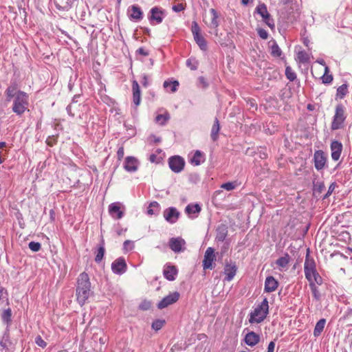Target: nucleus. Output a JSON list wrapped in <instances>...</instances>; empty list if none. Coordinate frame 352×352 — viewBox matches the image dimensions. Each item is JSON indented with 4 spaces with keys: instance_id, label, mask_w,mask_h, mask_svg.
Here are the masks:
<instances>
[{
    "instance_id": "10",
    "label": "nucleus",
    "mask_w": 352,
    "mask_h": 352,
    "mask_svg": "<svg viewBox=\"0 0 352 352\" xmlns=\"http://www.w3.org/2000/svg\"><path fill=\"white\" fill-rule=\"evenodd\" d=\"M126 269L127 265L123 257L116 258L111 264V270L116 274L121 275L126 271Z\"/></svg>"
},
{
    "instance_id": "43",
    "label": "nucleus",
    "mask_w": 352,
    "mask_h": 352,
    "mask_svg": "<svg viewBox=\"0 0 352 352\" xmlns=\"http://www.w3.org/2000/svg\"><path fill=\"white\" fill-rule=\"evenodd\" d=\"M186 65L191 70H197L199 65V62L197 60H196L195 58H189L186 60Z\"/></svg>"
},
{
    "instance_id": "61",
    "label": "nucleus",
    "mask_w": 352,
    "mask_h": 352,
    "mask_svg": "<svg viewBox=\"0 0 352 352\" xmlns=\"http://www.w3.org/2000/svg\"><path fill=\"white\" fill-rule=\"evenodd\" d=\"M136 52L139 54H141L144 56H147L148 55V51H146L144 48L143 47H140L139 49L137 50Z\"/></svg>"
},
{
    "instance_id": "25",
    "label": "nucleus",
    "mask_w": 352,
    "mask_h": 352,
    "mask_svg": "<svg viewBox=\"0 0 352 352\" xmlns=\"http://www.w3.org/2000/svg\"><path fill=\"white\" fill-rule=\"evenodd\" d=\"M132 89L133 102L136 106H138L140 103L141 97L140 86L136 80L133 81Z\"/></svg>"
},
{
    "instance_id": "11",
    "label": "nucleus",
    "mask_w": 352,
    "mask_h": 352,
    "mask_svg": "<svg viewBox=\"0 0 352 352\" xmlns=\"http://www.w3.org/2000/svg\"><path fill=\"white\" fill-rule=\"evenodd\" d=\"M163 216L166 221L173 224L177 221L180 212L176 208L169 207L164 210Z\"/></svg>"
},
{
    "instance_id": "47",
    "label": "nucleus",
    "mask_w": 352,
    "mask_h": 352,
    "mask_svg": "<svg viewBox=\"0 0 352 352\" xmlns=\"http://www.w3.org/2000/svg\"><path fill=\"white\" fill-rule=\"evenodd\" d=\"M285 76L289 81H294L296 78V73L289 66H287L285 68Z\"/></svg>"
},
{
    "instance_id": "1",
    "label": "nucleus",
    "mask_w": 352,
    "mask_h": 352,
    "mask_svg": "<svg viewBox=\"0 0 352 352\" xmlns=\"http://www.w3.org/2000/svg\"><path fill=\"white\" fill-rule=\"evenodd\" d=\"M92 294L88 274L86 272L80 273L77 278L76 289L77 301L80 305H83Z\"/></svg>"
},
{
    "instance_id": "4",
    "label": "nucleus",
    "mask_w": 352,
    "mask_h": 352,
    "mask_svg": "<svg viewBox=\"0 0 352 352\" xmlns=\"http://www.w3.org/2000/svg\"><path fill=\"white\" fill-rule=\"evenodd\" d=\"M346 118L345 107L342 104H337L335 109V114L331 124V129L332 131H336L342 129L344 127V123Z\"/></svg>"
},
{
    "instance_id": "48",
    "label": "nucleus",
    "mask_w": 352,
    "mask_h": 352,
    "mask_svg": "<svg viewBox=\"0 0 352 352\" xmlns=\"http://www.w3.org/2000/svg\"><path fill=\"white\" fill-rule=\"evenodd\" d=\"M164 87L167 88L168 87H170L171 91L175 92L177 89V87L179 86V82L177 80H175L173 82H168V81H164Z\"/></svg>"
},
{
    "instance_id": "63",
    "label": "nucleus",
    "mask_w": 352,
    "mask_h": 352,
    "mask_svg": "<svg viewBox=\"0 0 352 352\" xmlns=\"http://www.w3.org/2000/svg\"><path fill=\"white\" fill-rule=\"evenodd\" d=\"M275 348V342L272 341L269 343L267 346V352H274Z\"/></svg>"
},
{
    "instance_id": "34",
    "label": "nucleus",
    "mask_w": 352,
    "mask_h": 352,
    "mask_svg": "<svg viewBox=\"0 0 352 352\" xmlns=\"http://www.w3.org/2000/svg\"><path fill=\"white\" fill-rule=\"evenodd\" d=\"M160 206L157 201L151 202L147 209V214L149 215L159 214Z\"/></svg>"
},
{
    "instance_id": "40",
    "label": "nucleus",
    "mask_w": 352,
    "mask_h": 352,
    "mask_svg": "<svg viewBox=\"0 0 352 352\" xmlns=\"http://www.w3.org/2000/svg\"><path fill=\"white\" fill-rule=\"evenodd\" d=\"M348 93V85L343 84L337 89L336 96L340 99H342Z\"/></svg>"
},
{
    "instance_id": "9",
    "label": "nucleus",
    "mask_w": 352,
    "mask_h": 352,
    "mask_svg": "<svg viewBox=\"0 0 352 352\" xmlns=\"http://www.w3.org/2000/svg\"><path fill=\"white\" fill-rule=\"evenodd\" d=\"M314 162L315 168L317 170H321L325 167L327 157L323 151L318 150L315 151L314 154Z\"/></svg>"
},
{
    "instance_id": "35",
    "label": "nucleus",
    "mask_w": 352,
    "mask_h": 352,
    "mask_svg": "<svg viewBox=\"0 0 352 352\" xmlns=\"http://www.w3.org/2000/svg\"><path fill=\"white\" fill-rule=\"evenodd\" d=\"M325 186L323 182H313V191L315 195H320L324 190Z\"/></svg>"
},
{
    "instance_id": "39",
    "label": "nucleus",
    "mask_w": 352,
    "mask_h": 352,
    "mask_svg": "<svg viewBox=\"0 0 352 352\" xmlns=\"http://www.w3.org/2000/svg\"><path fill=\"white\" fill-rule=\"evenodd\" d=\"M77 97H78V96H76V95L74 96V97L72 99V102L66 108L67 113L71 117H74L75 116V112L73 111L72 108L73 107H76L77 106L80 107V104H77V100H76Z\"/></svg>"
},
{
    "instance_id": "54",
    "label": "nucleus",
    "mask_w": 352,
    "mask_h": 352,
    "mask_svg": "<svg viewBox=\"0 0 352 352\" xmlns=\"http://www.w3.org/2000/svg\"><path fill=\"white\" fill-rule=\"evenodd\" d=\"M257 31V33L258 34V36L262 38V39H267L268 38V33L267 32L263 29V28H257L256 30Z\"/></svg>"
},
{
    "instance_id": "38",
    "label": "nucleus",
    "mask_w": 352,
    "mask_h": 352,
    "mask_svg": "<svg viewBox=\"0 0 352 352\" xmlns=\"http://www.w3.org/2000/svg\"><path fill=\"white\" fill-rule=\"evenodd\" d=\"M309 285L310 289L311 291L312 295L314 296V298L316 300L319 301L321 298V294H320L317 285H314V283H312V282L309 283Z\"/></svg>"
},
{
    "instance_id": "26",
    "label": "nucleus",
    "mask_w": 352,
    "mask_h": 352,
    "mask_svg": "<svg viewBox=\"0 0 352 352\" xmlns=\"http://www.w3.org/2000/svg\"><path fill=\"white\" fill-rule=\"evenodd\" d=\"M204 161H205L204 155L202 152H201L199 150H197L195 152L194 155L190 160V163L194 164L195 166H199Z\"/></svg>"
},
{
    "instance_id": "21",
    "label": "nucleus",
    "mask_w": 352,
    "mask_h": 352,
    "mask_svg": "<svg viewBox=\"0 0 352 352\" xmlns=\"http://www.w3.org/2000/svg\"><path fill=\"white\" fill-rule=\"evenodd\" d=\"M245 344L250 346H254L260 341V336L254 331L248 333L245 337Z\"/></svg>"
},
{
    "instance_id": "45",
    "label": "nucleus",
    "mask_w": 352,
    "mask_h": 352,
    "mask_svg": "<svg viewBox=\"0 0 352 352\" xmlns=\"http://www.w3.org/2000/svg\"><path fill=\"white\" fill-rule=\"evenodd\" d=\"M297 58L302 63H306L309 61V55L305 51H300L297 54Z\"/></svg>"
},
{
    "instance_id": "29",
    "label": "nucleus",
    "mask_w": 352,
    "mask_h": 352,
    "mask_svg": "<svg viewBox=\"0 0 352 352\" xmlns=\"http://www.w3.org/2000/svg\"><path fill=\"white\" fill-rule=\"evenodd\" d=\"M210 12L212 15V19H211V22L208 25V27L210 28H218L219 25V14L217 13V12L216 11L215 9L214 8H211L210 10Z\"/></svg>"
},
{
    "instance_id": "41",
    "label": "nucleus",
    "mask_w": 352,
    "mask_h": 352,
    "mask_svg": "<svg viewBox=\"0 0 352 352\" xmlns=\"http://www.w3.org/2000/svg\"><path fill=\"white\" fill-rule=\"evenodd\" d=\"M170 119V115L168 112L164 114H159L155 118V121L160 125L164 126L166 124L167 121Z\"/></svg>"
},
{
    "instance_id": "60",
    "label": "nucleus",
    "mask_w": 352,
    "mask_h": 352,
    "mask_svg": "<svg viewBox=\"0 0 352 352\" xmlns=\"http://www.w3.org/2000/svg\"><path fill=\"white\" fill-rule=\"evenodd\" d=\"M198 80L203 88H206L208 86V82L206 81L205 78L203 76L199 77Z\"/></svg>"
},
{
    "instance_id": "51",
    "label": "nucleus",
    "mask_w": 352,
    "mask_h": 352,
    "mask_svg": "<svg viewBox=\"0 0 352 352\" xmlns=\"http://www.w3.org/2000/svg\"><path fill=\"white\" fill-rule=\"evenodd\" d=\"M312 283H314V285H321L323 283V279L321 277V276L319 274L318 272L316 273L312 277H311Z\"/></svg>"
},
{
    "instance_id": "28",
    "label": "nucleus",
    "mask_w": 352,
    "mask_h": 352,
    "mask_svg": "<svg viewBox=\"0 0 352 352\" xmlns=\"http://www.w3.org/2000/svg\"><path fill=\"white\" fill-rule=\"evenodd\" d=\"M220 131V124L217 118H214V123L211 129V138L212 141L215 142L219 138V132Z\"/></svg>"
},
{
    "instance_id": "57",
    "label": "nucleus",
    "mask_w": 352,
    "mask_h": 352,
    "mask_svg": "<svg viewBox=\"0 0 352 352\" xmlns=\"http://www.w3.org/2000/svg\"><path fill=\"white\" fill-rule=\"evenodd\" d=\"M236 187V185L233 182H226L221 185V188L226 190H232L234 189Z\"/></svg>"
},
{
    "instance_id": "13",
    "label": "nucleus",
    "mask_w": 352,
    "mask_h": 352,
    "mask_svg": "<svg viewBox=\"0 0 352 352\" xmlns=\"http://www.w3.org/2000/svg\"><path fill=\"white\" fill-rule=\"evenodd\" d=\"M216 259L214 250L212 248H208L205 252L204 258L203 261V267L206 269H212V263Z\"/></svg>"
},
{
    "instance_id": "42",
    "label": "nucleus",
    "mask_w": 352,
    "mask_h": 352,
    "mask_svg": "<svg viewBox=\"0 0 352 352\" xmlns=\"http://www.w3.org/2000/svg\"><path fill=\"white\" fill-rule=\"evenodd\" d=\"M329 72V69L328 66L324 67V74L321 77L322 83L324 84H329L333 81V76L331 74H328Z\"/></svg>"
},
{
    "instance_id": "33",
    "label": "nucleus",
    "mask_w": 352,
    "mask_h": 352,
    "mask_svg": "<svg viewBox=\"0 0 352 352\" xmlns=\"http://www.w3.org/2000/svg\"><path fill=\"white\" fill-rule=\"evenodd\" d=\"M316 268V265L314 259L309 256V249L307 250L306 258L304 263V269Z\"/></svg>"
},
{
    "instance_id": "32",
    "label": "nucleus",
    "mask_w": 352,
    "mask_h": 352,
    "mask_svg": "<svg viewBox=\"0 0 352 352\" xmlns=\"http://www.w3.org/2000/svg\"><path fill=\"white\" fill-rule=\"evenodd\" d=\"M2 321L7 325V327L11 324L12 322V310L10 308L3 310L1 314Z\"/></svg>"
},
{
    "instance_id": "2",
    "label": "nucleus",
    "mask_w": 352,
    "mask_h": 352,
    "mask_svg": "<svg viewBox=\"0 0 352 352\" xmlns=\"http://www.w3.org/2000/svg\"><path fill=\"white\" fill-rule=\"evenodd\" d=\"M269 312L268 301L266 298L250 314L249 322L251 324L261 323L267 317Z\"/></svg>"
},
{
    "instance_id": "58",
    "label": "nucleus",
    "mask_w": 352,
    "mask_h": 352,
    "mask_svg": "<svg viewBox=\"0 0 352 352\" xmlns=\"http://www.w3.org/2000/svg\"><path fill=\"white\" fill-rule=\"evenodd\" d=\"M9 327H7L6 328V331H5L3 336V339L5 342H8L9 344H11L10 341V333H9Z\"/></svg>"
},
{
    "instance_id": "7",
    "label": "nucleus",
    "mask_w": 352,
    "mask_h": 352,
    "mask_svg": "<svg viewBox=\"0 0 352 352\" xmlns=\"http://www.w3.org/2000/svg\"><path fill=\"white\" fill-rule=\"evenodd\" d=\"M168 162L170 170L175 173L182 172L184 168L185 160L179 155L169 157Z\"/></svg>"
},
{
    "instance_id": "6",
    "label": "nucleus",
    "mask_w": 352,
    "mask_h": 352,
    "mask_svg": "<svg viewBox=\"0 0 352 352\" xmlns=\"http://www.w3.org/2000/svg\"><path fill=\"white\" fill-rule=\"evenodd\" d=\"M192 33L196 43L202 51H206L208 49L207 41L200 34V28L196 21H193L191 28Z\"/></svg>"
},
{
    "instance_id": "59",
    "label": "nucleus",
    "mask_w": 352,
    "mask_h": 352,
    "mask_svg": "<svg viewBox=\"0 0 352 352\" xmlns=\"http://www.w3.org/2000/svg\"><path fill=\"white\" fill-rule=\"evenodd\" d=\"M184 9V6L182 3H178L177 5H174L173 6V10L176 12H180V11L183 10Z\"/></svg>"
},
{
    "instance_id": "16",
    "label": "nucleus",
    "mask_w": 352,
    "mask_h": 352,
    "mask_svg": "<svg viewBox=\"0 0 352 352\" xmlns=\"http://www.w3.org/2000/svg\"><path fill=\"white\" fill-rule=\"evenodd\" d=\"M129 17L131 21H140L143 19V12L137 5H132L128 9Z\"/></svg>"
},
{
    "instance_id": "14",
    "label": "nucleus",
    "mask_w": 352,
    "mask_h": 352,
    "mask_svg": "<svg viewBox=\"0 0 352 352\" xmlns=\"http://www.w3.org/2000/svg\"><path fill=\"white\" fill-rule=\"evenodd\" d=\"M186 244L185 241L180 237H173L168 242L169 248L175 253H179L184 250L183 248Z\"/></svg>"
},
{
    "instance_id": "36",
    "label": "nucleus",
    "mask_w": 352,
    "mask_h": 352,
    "mask_svg": "<svg viewBox=\"0 0 352 352\" xmlns=\"http://www.w3.org/2000/svg\"><path fill=\"white\" fill-rule=\"evenodd\" d=\"M289 255L288 254H285L284 256L280 257L276 261V264L281 268H285L287 266L289 262Z\"/></svg>"
},
{
    "instance_id": "15",
    "label": "nucleus",
    "mask_w": 352,
    "mask_h": 352,
    "mask_svg": "<svg viewBox=\"0 0 352 352\" xmlns=\"http://www.w3.org/2000/svg\"><path fill=\"white\" fill-rule=\"evenodd\" d=\"M236 270L237 267L234 262L231 261L230 262L226 261L224 266V274L226 275L225 280L231 281L236 275Z\"/></svg>"
},
{
    "instance_id": "18",
    "label": "nucleus",
    "mask_w": 352,
    "mask_h": 352,
    "mask_svg": "<svg viewBox=\"0 0 352 352\" xmlns=\"http://www.w3.org/2000/svg\"><path fill=\"white\" fill-rule=\"evenodd\" d=\"M109 214L115 219H120L124 216V212L121 210V204L112 203L109 206Z\"/></svg>"
},
{
    "instance_id": "22",
    "label": "nucleus",
    "mask_w": 352,
    "mask_h": 352,
    "mask_svg": "<svg viewBox=\"0 0 352 352\" xmlns=\"http://www.w3.org/2000/svg\"><path fill=\"white\" fill-rule=\"evenodd\" d=\"M138 162L134 157H127L124 162V169L128 172H134L138 169Z\"/></svg>"
},
{
    "instance_id": "30",
    "label": "nucleus",
    "mask_w": 352,
    "mask_h": 352,
    "mask_svg": "<svg viewBox=\"0 0 352 352\" xmlns=\"http://www.w3.org/2000/svg\"><path fill=\"white\" fill-rule=\"evenodd\" d=\"M325 324L326 320L324 318H322L317 322L314 330V336L315 337H318L321 334L324 330Z\"/></svg>"
},
{
    "instance_id": "44",
    "label": "nucleus",
    "mask_w": 352,
    "mask_h": 352,
    "mask_svg": "<svg viewBox=\"0 0 352 352\" xmlns=\"http://www.w3.org/2000/svg\"><path fill=\"white\" fill-rule=\"evenodd\" d=\"M6 94L7 97V100L10 101L11 98H15L17 95V91H16L15 87H9L6 90Z\"/></svg>"
},
{
    "instance_id": "20",
    "label": "nucleus",
    "mask_w": 352,
    "mask_h": 352,
    "mask_svg": "<svg viewBox=\"0 0 352 352\" xmlns=\"http://www.w3.org/2000/svg\"><path fill=\"white\" fill-rule=\"evenodd\" d=\"M164 276L170 281L175 280L177 270L175 265H166L163 270Z\"/></svg>"
},
{
    "instance_id": "8",
    "label": "nucleus",
    "mask_w": 352,
    "mask_h": 352,
    "mask_svg": "<svg viewBox=\"0 0 352 352\" xmlns=\"http://www.w3.org/2000/svg\"><path fill=\"white\" fill-rule=\"evenodd\" d=\"M180 294L178 292H174L164 297L157 304L159 309H162L176 302L179 298Z\"/></svg>"
},
{
    "instance_id": "52",
    "label": "nucleus",
    "mask_w": 352,
    "mask_h": 352,
    "mask_svg": "<svg viewBox=\"0 0 352 352\" xmlns=\"http://www.w3.org/2000/svg\"><path fill=\"white\" fill-rule=\"evenodd\" d=\"M151 302L148 300L142 301L139 305L140 309L143 310V311L148 310L151 309Z\"/></svg>"
},
{
    "instance_id": "56",
    "label": "nucleus",
    "mask_w": 352,
    "mask_h": 352,
    "mask_svg": "<svg viewBox=\"0 0 352 352\" xmlns=\"http://www.w3.org/2000/svg\"><path fill=\"white\" fill-rule=\"evenodd\" d=\"M56 142H57V135L49 136L46 140L47 144L50 146H54L56 143Z\"/></svg>"
},
{
    "instance_id": "50",
    "label": "nucleus",
    "mask_w": 352,
    "mask_h": 352,
    "mask_svg": "<svg viewBox=\"0 0 352 352\" xmlns=\"http://www.w3.org/2000/svg\"><path fill=\"white\" fill-rule=\"evenodd\" d=\"M29 248L33 252H38L41 248V245L38 242L31 241L28 244Z\"/></svg>"
},
{
    "instance_id": "17",
    "label": "nucleus",
    "mask_w": 352,
    "mask_h": 352,
    "mask_svg": "<svg viewBox=\"0 0 352 352\" xmlns=\"http://www.w3.org/2000/svg\"><path fill=\"white\" fill-rule=\"evenodd\" d=\"M342 144L338 140H333L331 142L330 148L331 151V158L334 161H338L341 155L342 151Z\"/></svg>"
},
{
    "instance_id": "62",
    "label": "nucleus",
    "mask_w": 352,
    "mask_h": 352,
    "mask_svg": "<svg viewBox=\"0 0 352 352\" xmlns=\"http://www.w3.org/2000/svg\"><path fill=\"white\" fill-rule=\"evenodd\" d=\"M117 155L119 160H120L124 156V148L120 147L117 151Z\"/></svg>"
},
{
    "instance_id": "24",
    "label": "nucleus",
    "mask_w": 352,
    "mask_h": 352,
    "mask_svg": "<svg viewBox=\"0 0 352 352\" xmlns=\"http://www.w3.org/2000/svg\"><path fill=\"white\" fill-rule=\"evenodd\" d=\"M228 227L225 224H220L217 228L216 240L223 242L228 235Z\"/></svg>"
},
{
    "instance_id": "49",
    "label": "nucleus",
    "mask_w": 352,
    "mask_h": 352,
    "mask_svg": "<svg viewBox=\"0 0 352 352\" xmlns=\"http://www.w3.org/2000/svg\"><path fill=\"white\" fill-rule=\"evenodd\" d=\"M164 323H165L164 320H160V319L155 320L152 323V328L153 329H155V331H158L163 327Z\"/></svg>"
},
{
    "instance_id": "55",
    "label": "nucleus",
    "mask_w": 352,
    "mask_h": 352,
    "mask_svg": "<svg viewBox=\"0 0 352 352\" xmlns=\"http://www.w3.org/2000/svg\"><path fill=\"white\" fill-rule=\"evenodd\" d=\"M35 343L42 347V348H45L46 346H47V343L46 342H45L43 338H41V336H37L36 338H35Z\"/></svg>"
},
{
    "instance_id": "27",
    "label": "nucleus",
    "mask_w": 352,
    "mask_h": 352,
    "mask_svg": "<svg viewBox=\"0 0 352 352\" xmlns=\"http://www.w3.org/2000/svg\"><path fill=\"white\" fill-rule=\"evenodd\" d=\"M105 252V248H104V241L102 239L100 241V243L98 244V247L96 252V255L95 257V261L97 263H99L102 261Z\"/></svg>"
},
{
    "instance_id": "3",
    "label": "nucleus",
    "mask_w": 352,
    "mask_h": 352,
    "mask_svg": "<svg viewBox=\"0 0 352 352\" xmlns=\"http://www.w3.org/2000/svg\"><path fill=\"white\" fill-rule=\"evenodd\" d=\"M29 96L23 91H17V95L13 100L12 111L17 116H21L26 110L29 105Z\"/></svg>"
},
{
    "instance_id": "64",
    "label": "nucleus",
    "mask_w": 352,
    "mask_h": 352,
    "mask_svg": "<svg viewBox=\"0 0 352 352\" xmlns=\"http://www.w3.org/2000/svg\"><path fill=\"white\" fill-rule=\"evenodd\" d=\"M141 82L144 87H147L148 82V78L146 74H144L142 76V80L141 81Z\"/></svg>"
},
{
    "instance_id": "19",
    "label": "nucleus",
    "mask_w": 352,
    "mask_h": 352,
    "mask_svg": "<svg viewBox=\"0 0 352 352\" xmlns=\"http://www.w3.org/2000/svg\"><path fill=\"white\" fill-rule=\"evenodd\" d=\"M278 286V282L276 280L273 276H267L265 281V287L264 290L265 292H274Z\"/></svg>"
},
{
    "instance_id": "23",
    "label": "nucleus",
    "mask_w": 352,
    "mask_h": 352,
    "mask_svg": "<svg viewBox=\"0 0 352 352\" xmlns=\"http://www.w3.org/2000/svg\"><path fill=\"white\" fill-rule=\"evenodd\" d=\"M201 208L199 204H188L185 208L186 213L190 217H197Z\"/></svg>"
},
{
    "instance_id": "12",
    "label": "nucleus",
    "mask_w": 352,
    "mask_h": 352,
    "mask_svg": "<svg viewBox=\"0 0 352 352\" xmlns=\"http://www.w3.org/2000/svg\"><path fill=\"white\" fill-rule=\"evenodd\" d=\"M165 14L164 12L158 7H153L150 10V15L148 19L151 24L155 23L160 24L162 22Z\"/></svg>"
},
{
    "instance_id": "53",
    "label": "nucleus",
    "mask_w": 352,
    "mask_h": 352,
    "mask_svg": "<svg viewBox=\"0 0 352 352\" xmlns=\"http://www.w3.org/2000/svg\"><path fill=\"white\" fill-rule=\"evenodd\" d=\"M336 186V182H333V183L331 184V185L329 186V189L327 190V192L323 197V199H325L328 198L331 195V193L335 190Z\"/></svg>"
},
{
    "instance_id": "5",
    "label": "nucleus",
    "mask_w": 352,
    "mask_h": 352,
    "mask_svg": "<svg viewBox=\"0 0 352 352\" xmlns=\"http://www.w3.org/2000/svg\"><path fill=\"white\" fill-rule=\"evenodd\" d=\"M255 13H257L262 17L263 21L272 30L275 28L274 19L267 11V6L264 3H260L256 8Z\"/></svg>"
},
{
    "instance_id": "31",
    "label": "nucleus",
    "mask_w": 352,
    "mask_h": 352,
    "mask_svg": "<svg viewBox=\"0 0 352 352\" xmlns=\"http://www.w3.org/2000/svg\"><path fill=\"white\" fill-rule=\"evenodd\" d=\"M56 8L59 10H68L71 6L69 0H54Z\"/></svg>"
},
{
    "instance_id": "37",
    "label": "nucleus",
    "mask_w": 352,
    "mask_h": 352,
    "mask_svg": "<svg viewBox=\"0 0 352 352\" xmlns=\"http://www.w3.org/2000/svg\"><path fill=\"white\" fill-rule=\"evenodd\" d=\"M271 55L275 58H280L283 54L281 49L279 47L276 41H274L271 46Z\"/></svg>"
},
{
    "instance_id": "46",
    "label": "nucleus",
    "mask_w": 352,
    "mask_h": 352,
    "mask_svg": "<svg viewBox=\"0 0 352 352\" xmlns=\"http://www.w3.org/2000/svg\"><path fill=\"white\" fill-rule=\"evenodd\" d=\"M304 272L306 279L309 281V283H311L312 282L311 277L318 272L316 268H307L304 269Z\"/></svg>"
}]
</instances>
